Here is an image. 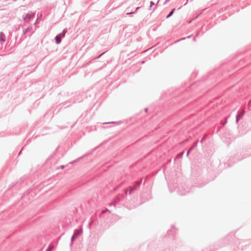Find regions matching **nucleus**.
I'll return each mask as SVG.
<instances>
[{
    "mask_svg": "<svg viewBox=\"0 0 251 251\" xmlns=\"http://www.w3.org/2000/svg\"><path fill=\"white\" fill-rule=\"evenodd\" d=\"M56 41L57 44L60 43V42L61 41L60 38L58 36H57L56 37Z\"/></svg>",
    "mask_w": 251,
    "mask_h": 251,
    "instance_id": "nucleus-1",
    "label": "nucleus"
},
{
    "mask_svg": "<svg viewBox=\"0 0 251 251\" xmlns=\"http://www.w3.org/2000/svg\"><path fill=\"white\" fill-rule=\"evenodd\" d=\"M191 149H192V148H191V149L188 151V152H187V154H188L189 153V152H190V150H191Z\"/></svg>",
    "mask_w": 251,
    "mask_h": 251,
    "instance_id": "nucleus-4",
    "label": "nucleus"
},
{
    "mask_svg": "<svg viewBox=\"0 0 251 251\" xmlns=\"http://www.w3.org/2000/svg\"><path fill=\"white\" fill-rule=\"evenodd\" d=\"M76 235H77L76 233H75V234H74V236H76Z\"/></svg>",
    "mask_w": 251,
    "mask_h": 251,
    "instance_id": "nucleus-5",
    "label": "nucleus"
},
{
    "mask_svg": "<svg viewBox=\"0 0 251 251\" xmlns=\"http://www.w3.org/2000/svg\"><path fill=\"white\" fill-rule=\"evenodd\" d=\"M175 10V9H173L172 11L170 12V13L167 16V18H168L171 16H172Z\"/></svg>",
    "mask_w": 251,
    "mask_h": 251,
    "instance_id": "nucleus-2",
    "label": "nucleus"
},
{
    "mask_svg": "<svg viewBox=\"0 0 251 251\" xmlns=\"http://www.w3.org/2000/svg\"><path fill=\"white\" fill-rule=\"evenodd\" d=\"M52 248H53V246H50L49 247V248L48 249V251H51V249H52Z\"/></svg>",
    "mask_w": 251,
    "mask_h": 251,
    "instance_id": "nucleus-3",
    "label": "nucleus"
}]
</instances>
